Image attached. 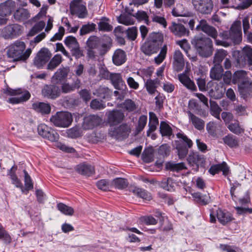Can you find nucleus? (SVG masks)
Returning a JSON list of instances; mask_svg holds the SVG:
<instances>
[{
    "instance_id": "obj_1",
    "label": "nucleus",
    "mask_w": 252,
    "mask_h": 252,
    "mask_svg": "<svg viewBox=\"0 0 252 252\" xmlns=\"http://www.w3.org/2000/svg\"><path fill=\"white\" fill-rule=\"evenodd\" d=\"M109 48L110 47L107 43H102L100 38L95 35L90 36L86 42L87 57L91 60H95L96 58V50H99L100 55H104Z\"/></svg>"
},
{
    "instance_id": "obj_2",
    "label": "nucleus",
    "mask_w": 252,
    "mask_h": 252,
    "mask_svg": "<svg viewBox=\"0 0 252 252\" xmlns=\"http://www.w3.org/2000/svg\"><path fill=\"white\" fill-rule=\"evenodd\" d=\"M26 46L24 42L16 41L13 44L9 46L7 54L9 57L14 58V60L25 61L27 60L31 53L30 49H28L24 53Z\"/></svg>"
},
{
    "instance_id": "obj_3",
    "label": "nucleus",
    "mask_w": 252,
    "mask_h": 252,
    "mask_svg": "<svg viewBox=\"0 0 252 252\" xmlns=\"http://www.w3.org/2000/svg\"><path fill=\"white\" fill-rule=\"evenodd\" d=\"M193 42L195 48L200 56L208 58L212 55L213 42L210 38L195 37Z\"/></svg>"
},
{
    "instance_id": "obj_4",
    "label": "nucleus",
    "mask_w": 252,
    "mask_h": 252,
    "mask_svg": "<svg viewBox=\"0 0 252 252\" xmlns=\"http://www.w3.org/2000/svg\"><path fill=\"white\" fill-rule=\"evenodd\" d=\"M233 56L235 58L236 66L238 67L252 65V48L250 46L244 47L241 51H234Z\"/></svg>"
},
{
    "instance_id": "obj_5",
    "label": "nucleus",
    "mask_w": 252,
    "mask_h": 252,
    "mask_svg": "<svg viewBox=\"0 0 252 252\" xmlns=\"http://www.w3.org/2000/svg\"><path fill=\"white\" fill-rule=\"evenodd\" d=\"M222 36L225 39H230L235 44H239L242 39L241 22L239 21L234 22L231 26L229 31L223 32Z\"/></svg>"
},
{
    "instance_id": "obj_6",
    "label": "nucleus",
    "mask_w": 252,
    "mask_h": 252,
    "mask_svg": "<svg viewBox=\"0 0 252 252\" xmlns=\"http://www.w3.org/2000/svg\"><path fill=\"white\" fill-rule=\"evenodd\" d=\"M4 93L8 95L12 96L8 100V102L11 104H17L26 101L31 96V94L29 91L21 89L13 90L11 88H7Z\"/></svg>"
},
{
    "instance_id": "obj_7",
    "label": "nucleus",
    "mask_w": 252,
    "mask_h": 252,
    "mask_svg": "<svg viewBox=\"0 0 252 252\" xmlns=\"http://www.w3.org/2000/svg\"><path fill=\"white\" fill-rule=\"evenodd\" d=\"M193 9L203 15H210L213 11L214 4L213 0H191Z\"/></svg>"
},
{
    "instance_id": "obj_8",
    "label": "nucleus",
    "mask_w": 252,
    "mask_h": 252,
    "mask_svg": "<svg viewBox=\"0 0 252 252\" xmlns=\"http://www.w3.org/2000/svg\"><path fill=\"white\" fill-rule=\"evenodd\" d=\"M51 122L58 127H67L69 126L72 121V116L67 112H57L50 118Z\"/></svg>"
},
{
    "instance_id": "obj_9",
    "label": "nucleus",
    "mask_w": 252,
    "mask_h": 252,
    "mask_svg": "<svg viewBox=\"0 0 252 252\" xmlns=\"http://www.w3.org/2000/svg\"><path fill=\"white\" fill-rule=\"evenodd\" d=\"M222 225H225L230 222L232 220V215L228 212L218 209L211 211L210 214V221L212 223L216 221V219Z\"/></svg>"
},
{
    "instance_id": "obj_10",
    "label": "nucleus",
    "mask_w": 252,
    "mask_h": 252,
    "mask_svg": "<svg viewBox=\"0 0 252 252\" xmlns=\"http://www.w3.org/2000/svg\"><path fill=\"white\" fill-rule=\"evenodd\" d=\"M196 30L203 32L208 35L216 40L217 45H224L223 42L216 39L218 37L217 30L214 27L209 25L206 20H200L199 24L196 26Z\"/></svg>"
},
{
    "instance_id": "obj_11",
    "label": "nucleus",
    "mask_w": 252,
    "mask_h": 252,
    "mask_svg": "<svg viewBox=\"0 0 252 252\" xmlns=\"http://www.w3.org/2000/svg\"><path fill=\"white\" fill-rule=\"evenodd\" d=\"M71 14L76 15L80 18H84L87 15L86 3L82 0H73L70 3Z\"/></svg>"
},
{
    "instance_id": "obj_12",
    "label": "nucleus",
    "mask_w": 252,
    "mask_h": 252,
    "mask_svg": "<svg viewBox=\"0 0 252 252\" xmlns=\"http://www.w3.org/2000/svg\"><path fill=\"white\" fill-rule=\"evenodd\" d=\"M24 174L25 182L24 189L22 187V183L15 174H11L10 177L12 183L14 184L16 187L21 188L23 192L27 193L31 189L32 181L30 176L25 170H24Z\"/></svg>"
},
{
    "instance_id": "obj_13",
    "label": "nucleus",
    "mask_w": 252,
    "mask_h": 252,
    "mask_svg": "<svg viewBox=\"0 0 252 252\" xmlns=\"http://www.w3.org/2000/svg\"><path fill=\"white\" fill-rule=\"evenodd\" d=\"M52 54L48 49L42 48L38 52L34 58V64L38 67L45 64L50 59Z\"/></svg>"
},
{
    "instance_id": "obj_14",
    "label": "nucleus",
    "mask_w": 252,
    "mask_h": 252,
    "mask_svg": "<svg viewBox=\"0 0 252 252\" xmlns=\"http://www.w3.org/2000/svg\"><path fill=\"white\" fill-rule=\"evenodd\" d=\"M124 113L120 110H113L109 112L107 116V123L111 126L121 123L125 119Z\"/></svg>"
},
{
    "instance_id": "obj_15",
    "label": "nucleus",
    "mask_w": 252,
    "mask_h": 252,
    "mask_svg": "<svg viewBox=\"0 0 252 252\" xmlns=\"http://www.w3.org/2000/svg\"><path fill=\"white\" fill-rule=\"evenodd\" d=\"M101 121V119L96 115H87L83 119L82 128L84 130L92 129L98 126Z\"/></svg>"
},
{
    "instance_id": "obj_16",
    "label": "nucleus",
    "mask_w": 252,
    "mask_h": 252,
    "mask_svg": "<svg viewBox=\"0 0 252 252\" xmlns=\"http://www.w3.org/2000/svg\"><path fill=\"white\" fill-rule=\"evenodd\" d=\"M22 27L18 24H12L4 27L1 34L5 38H11L14 36L21 34L22 32Z\"/></svg>"
},
{
    "instance_id": "obj_17",
    "label": "nucleus",
    "mask_w": 252,
    "mask_h": 252,
    "mask_svg": "<svg viewBox=\"0 0 252 252\" xmlns=\"http://www.w3.org/2000/svg\"><path fill=\"white\" fill-rule=\"evenodd\" d=\"M172 66L173 69L177 72L182 71L184 68V56L179 50H176L173 53Z\"/></svg>"
},
{
    "instance_id": "obj_18",
    "label": "nucleus",
    "mask_w": 252,
    "mask_h": 252,
    "mask_svg": "<svg viewBox=\"0 0 252 252\" xmlns=\"http://www.w3.org/2000/svg\"><path fill=\"white\" fill-rule=\"evenodd\" d=\"M42 94L44 97L55 99L61 94V90L55 85H45L42 90Z\"/></svg>"
},
{
    "instance_id": "obj_19",
    "label": "nucleus",
    "mask_w": 252,
    "mask_h": 252,
    "mask_svg": "<svg viewBox=\"0 0 252 252\" xmlns=\"http://www.w3.org/2000/svg\"><path fill=\"white\" fill-rule=\"evenodd\" d=\"M15 7V2L12 0H7L0 3V16L5 17L10 15Z\"/></svg>"
},
{
    "instance_id": "obj_20",
    "label": "nucleus",
    "mask_w": 252,
    "mask_h": 252,
    "mask_svg": "<svg viewBox=\"0 0 252 252\" xmlns=\"http://www.w3.org/2000/svg\"><path fill=\"white\" fill-rule=\"evenodd\" d=\"M130 132L129 126L126 124H122L118 127L112 128L109 131V133L112 136L116 138L126 137Z\"/></svg>"
},
{
    "instance_id": "obj_21",
    "label": "nucleus",
    "mask_w": 252,
    "mask_h": 252,
    "mask_svg": "<svg viewBox=\"0 0 252 252\" xmlns=\"http://www.w3.org/2000/svg\"><path fill=\"white\" fill-rule=\"evenodd\" d=\"M69 69L68 67H60L54 73L52 77V81L56 84H61L66 80Z\"/></svg>"
},
{
    "instance_id": "obj_22",
    "label": "nucleus",
    "mask_w": 252,
    "mask_h": 252,
    "mask_svg": "<svg viewBox=\"0 0 252 252\" xmlns=\"http://www.w3.org/2000/svg\"><path fill=\"white\" fill-rule=\"evenodd\" d=\"M170 31L176 36L182 37L188 35L189 32L185 27L182 24L172 22L169 27Z\"/></svg>"
},
{
    "instance_id": "obj_23",
    "label": "nucleus",
    "mask_w": 252,
    "mask_h": 252,
    "mask_svg": "<svg viewBox=\"0 0 252 252\" xmlns=\"http://www.w3.org/2000/svg\"><path fill=\"white\" fill-rule=\"evenodd\" d=\"M187 161L191 166H196L198 167L205 162V159L203 156L191 151L188 157Z\"/></svg>"
},
{
    "instance_id": "obj_24",
    "label": "nucleus",
    "mask_w": 252,
    "mask_h": 252,
    "mask_svg": "<svg viewBox=\"0 0 252 252\" xmlns=\"http://www.w3.org/2000/svg\"><path fill=\"white\" fill-rule=\"evenodd\" d=\"M225 92L224 84L220 82L217 83L214 87L209 91L210 95L215 99H220L222 97Z\"/></svg>"
},
{
    "instance_id": "obj_25",
    "label": "nucleus",
    "mask_w": 252,
    "mask_h": 252,
    "mask_svg": "<svg viewBox=\"0 0 252 252\" xmlns=\"http://www.w3.org/2000/svg\"><path fill=\"white\" fill-rule=\"evenodd\" d=\"M126 53L124 50L120 49H117L114 52L112 56L113 63L117 66L121 65L124 64L126 62Z\"/></svg>"
},
{
    "instance_id": "obj_26",
    "label": "nucleus",
    "mask_w": 252,
    "mask_h": 252,
    "mask_svg": "<svg viewBox=\"0 0 252 252\" xmlns=\"http://www.w3.org/2000/svg\"><path fill=\"white\" fill-rule=\"evenodd\" d=\"M142 52L146 55L151 56L157 53L159 49L158 44L148 41L145 42L141 47Z\"/></svg>"
},
{
    "instance_id": "obj_27",
    "label": "nucleus",
    "mask_w": 252,
    "mask_h": 252,
    "mask_svg": "<svg viewBox=\"0 0 252 252\" xmlns=\"http://www.w3.org/2000/svg\"><path fill=\"white\" fill-rule=\"evenodd\" d=\"M75 170L78 173L87 176H90L94 173V167L86 163L77 165L75 167Z\"/></svg>"
},
{
    "instance_id": "obj_28",
    "label": "nucleus",
    "mask_w": 252,
    "mask_h": 252,
    "mask_svg": "<svg viewBox=\"0 0 252 252\" xmlns=\"http://www.w3.org/2000/svg\"><path fill=\"white\" fill-rule=\"evenodd\" d=\"M249 80L247 72L244 70H238L233 74L232 83L234 84H239L246 82Z\"/></svg>"
},
{
    "instance_id": "obj_29",
    "label": "nucleus",
    "mask_w": 252,
    "mask_h": 252,
    "mask_svg": "<svg viewBox=\"0 0 252 252\" xmlns=\"http://www.w3.org/2000/svg\"><path fill=\"white\" fill-rule=\"evenodd\" d=\"M189 122L191 123L193 126L198 130H201L204 128L205 122L202 119L198 117L190 112H188Z\"/></svg>"
},
{
    "instance_id": "obj_30",
    "label": "nucleus",
    "mask_w": 252,
    "mask_h": 252,
    "mask_svg": "<svg viewBox=\"0 0 252 252\" xmlns=\"http://www.w3.org/2000/svg\"><path fill=\"white\" fill-rule=\"evenodd\" d=\"M180 82L187 89L194 91L196 90L194 83L185 73H181L178 75Z\"/></svg>"
},
{
    "instance_id": "obj_31",
    "label": "nucleus",
    "mask_w": 252,
    "mask_h": 252,
    "mask_svg": "<svg viewBox=\"0 0 252 252\" xmlns=\"http://www.w3.org/2000/svg\"><path fill=\"white\" fill-rule=\"evenodd\" d=\"M158 125V120L156 115L154 112L149 113V122L148 124L149 129L147 131V136H150L151 133L155 131Z\"/></svg>"
},
{
    "instance_id": "obj_32",
    "label": "nucleus",
    "mask_w": 252,
    "mask_h": 252,
    "mask_svg": "<svg viewBox=\"0 0 252 252\" xmlns=\"http://www.w3.org/2000/svg\"><path fill=\"white\" fill-rule=\"evenodd\" d=\"M222 171L224 175H227L229 172V167L225 162L220 164L212 166L209 170V173L212 175H215L220 171Z\"/></svg>"
},
{
    "instance_id": "obj_33",
    "label": "nucleus",
    "mask_w": 252,
    "mask_h": 252,
    "mask_svg": "<svg viewBox=\"0 0 252 252\" xmlns=\"http://www.w3.org/2000/svg\"><path fill=\"white\" fill-rule=\"evenodd\" d=\"M130 191L143 199L146 200H150L152 199L151 193L144 189L136 187H131L130 188Z\"/></svg>"
},
{
    "instance_id": "obj_34",
    "label": "nucleus",
    "mask_w": 252,
    "mask_h": 252,
    "mask_svg": "<svg viewBox=\"0 0 252 252\" xmlns=\"http://www.w3.org/2000/svg\"><path fill=\"white\" fill-rule=\"evenodd\" d=\"M223 73V69L221 65L214 64L211 69L210 76L213 79L220 80L222 77Z\"/></svg>"
},
{
    "instance_id": "obj_35",
    "label": "nucleus",
    "mask_w": 252,
    "mask_h": 252,
    "mask_svg": "<svg viewBox=\"0 0 252 252\" xmlns=\"http://www.w3.org/2000/svg\"><path fill=\"white\" fill-rule=\"evenodd\" d=\"M239 89L240 94L247 97L252 93V82L248 80L246 82L239 84Z\"/></svg>"
},
{
    "instance_id": "obj_36",
    "label": "nucleus",
    "mask_w": 252,
    "mask_h": 252,
    "mask_svg": "<svg viewBox=\"0 0 252 252\" xmlns=\"http://www.w3.org/2000/svg\"><path fill=\"white\" fill-rule=\"evenodd\" d=\"M32 109L42 114H49L51 111V106L48 103L36 102L32 104Z\"/></svg>"
},
{
    "instance_id": "obj_37",
    "label": "nucleus",
    "mask_w": 252,
    "mask_h": 252,
    "mask_svg": "<svg viewBox=\"0 0 252 252\" xmlns=\"http://www.w3.org/2000/svg\"><path fill=\"white\" fill-rule=\"evenodd\" d=\"M110 78L113 85L117 89H120V87L125 84V82L120 73H110Z\"/></svg>"
},
{
    "instance_id": "obj_38",
    "label": "nucleus",
    "mask_w": 252,
    "mask_h": 252,
    "mask_svg": "<svg viewBox=\"0 0 252 252\" xmlns=\"http://www.w3.org/2000/svg\"><path fill=\"white\" fill-rule=\"evenodd\" d=\"M227 55L226 51L223 49H218L216 51L213 63L214 64L221 65L222 61L225 59Z\"/></svg>"
},
{
    "instance_id": "obj_39",
    "label": "nucleus",
    "mask_w": 252,
    "mask_h": 252,
    "mask_svg": "<svg viewBox=\"0 0 252 252\" xmlns=\"http://www.w3.org/2000/svg\"><path fill=\"white\" fill-rule=\"evenodd\" d=\"M227 128L231 132L237 135L240 134L244 131V129L240 125L238 120H234L233 122L228 125Z\"/></svg>"
},
{
    "instance_id": "obj_40",
    "label": "nucleus",
    "mask_w": 252,
    "mask_h": 252,
    "mask_svg": "<svg viewBox=\"0 0 252 252\" xmlns=\"http://www.w3.org/2000/svg\"><path fill=\"white\" fill-rule=\"evenodd\" d=\"M176 137L179 140H175V141H180L181 144L184 145L189 148H192L193 144V142L183 132L181 131L178 132L176 134Z\"/></svg>"
},
{
    "instance_id": "obj_41",
    "label": "nucleus",
    "mask_w": 252,
    "mask_h": 252,
    "mask_svg": "<svg viewBox=\"0 0 252 252\" xmlns=\"http://www.w3.org/2000/svg\"><path fill=\"white\" fill-rule=\"evenodd\" d=\"M159 131L162 136L170 137L173 135L172 128L166 122L164 121L160 122Z\"/></svg>"
},
{
    "instance_id": "obj_42",
    "label": "nucleus",
    "mask_w": 252,
    "mask_h": 252,
    "mask_svg": "<svg viewBox=\"0 0 252 252\" xmlns=\"http://www.w3.org/2000/svg\"><path fill=\"white\" fill-rule=\"evenodd\" d=\"M160 186L163 189L172 191L175 189L176 183L171 178H164L161 181Z\"/></svg>"
},
{
    "instance_id": "obj_43",
    "label": "nucleus",
    "mask_w": 252,
    "mask_h": 252,
    "mask_svg": "<svg viewBox=\"0 0 252 252\" xmlns=\"http://www.w3.org/2000/svg\"><path fill=\"white\" fill-rule=\"evenodd\" d=\"M223 142L230 148H235L238 146L239 140L237 137L229 134L222 138Z\"/></svg>"
},
{
    "instance_id": "obj_44",
    "label": "nucleus",
    "mask_w": 252,
    "mask_h": 252,
    "mask_svg": "<svg viewBox=\"0 0 252 252\" xmlns=\"http://www.w3.org/2000/svg\"><path fill=\"white\" fill-rule=\"evenodd\" d=\"M175 144L179 158H184L187 156L189 148L181 144L180 141H175Z\"/></svg>"
},
{
    "instance_id": "obj_45",
    "label": "nucleus",
    "mask_w": 252,
    "mask_h": 252,
    "mask_svg": "<svg viewBox=\"0 0 252 252\" xmlns=\"http://www.w3.org/2000/svg\"><path fill=\"white\" fill-rule=\"evenodd\" d=\"M112 189L114 188L118 189H123L127 187L128 185L126 179L122 178H117L111 181Z\"/></svg>"
},
{
    "instance_id": "obj_46",
    "label": "nucleus",
    "mask_w": 252,
    "mask_h": 252,
    "mask_svg": "<svg viewBox=\"0 0 252 252\" xmlns=\"http://www.w3.org/2000/svg\"><path fill=\"white\" fill-rule=\"evenodd\" d=\"M159 81L158 79L154 80L149 79L147 80L145 83V87L147 91L150 94H154L157 91V85Z\"/></svg>"
},
{
    "instance_id": "obj_47",
    "label": "nucleus",
    "mask_w": 252,
    "mask_h": 252,
    "mask_svg": "<svg viewBox=\"0 0 252 252\" xmlns=\"http://www.w3.org/2000/svg\"><path fill=\"white\" fill-rule=\"evenodd\" d=\"M194 200L198 203L205 205L209 202V196L207 195H202L200 192H195L192 194Z\"/></svg>"
},
{
    "instance_id": "obj_48",
    "label": "nucleus",
    "mask_w": 252,
    "mask_h": 252,
    "mask_svg": "<svg viewBox=\"0 0 252 252\" xmlns=\"http://www.w3.org/2000/svg\"><path fill=\"white\" fill-rule=\"evenodd\" d=\"M62 61L63 59L61 55H55L48 63L47 69L50 70H54L62 62Z\"/></svg>"
},
{
    "instance_id": "obj_49",
    "label": "nucleus",
    "mask_w": 252,
    "mask_h": 252,
    "mask_svg": "<svg viewBox=\"0 0 252 252\" xmlns=\"http://www.w3.org/2000/svg\"><path fill=\"white\" fill-rule=\"evenodd\" d=\"M14 16L18 20H25L30 17V13L26 9L20 8L15 12Z\"/></svg>"
},
{
    "instance_id": "obj_50",
    "label": "nucleus",
    "mask_w": 252,
    "mask_h": 252,
    "mask_svg": "<svg viewBox=\"0 0 252 252\" xmlns=\"http://www.w3.org/2000/svg\"><path fill=\"white\" fill-rule=\"evenodd\" d=\"M57 208L62 213L65 215L71 216L74 214V209L71 207L66 205L63 203H58Z\"/></svg>"
},
{
    "instance_id": "obj_51",
    "label": "nucleus",
    "mask_w": 252,
    "mask_h": 252,
    "mask_svg": "<svg viewBox=\"0 0 252 252\" xmlns=\"http://www.w3.org/2000/svg\"><path fill=\"white\" fill-rule=\"evenodd\" d=\"M211 114L215 118L220 119V113L221 109L219 106L216 102L212 100L210 101Z\"/></svg>"
},
{
    "instance_id": "obj_52",
    "label": "nucleus",
    "mask_w": 252,
    "mask_h": 252,
    "mask_svg": "<svg viewBox=\"0 0 252 252\" xmlns=\"http://www.w3.org/2000/svg\"><path fill=\"white\" fill-rule=\"evenodd\" d=\"M147 117L145 115L141 116L138 121L137 125L135 131V135L139 134L144 128L147 124Z\"/></svg>"
},
{
    "instance_id": "obj_53",
    "label": "nucleus",
    "mask_w": 252,
    "mask_h": 252,
    "mask_svg": "<svg viewBox=\"0 0 252 252\" xmlns=\"http://www.w3.org/2000/svg\"><path fill=\"white\" fill-rule=\"evenodd\" d=\"M175 0H154V6L157 8H161L163 4L166 7H171L174 6Z\"/></svg>"
},
{
    "instance_id": "obj_54",
    "label": "nucleus",
    "mask_w": 252,
    "mask_h": 252,
    "mask_svg": "<svg viewBox=\"0 0 252 252\" xmlns=\"http://www.w3.org/2000/svg\"><path fill=\"white\" fill-rule=\"evenodd\" d=\"M96 186L99 189L104 191L111 190L112 189L111 181L109 182L105 179H102L97 181Z\"/></svg>"
},
{
    "instance_id": "obj_55",
    "label": "nucleus",
    "mask_w": 252,
    "mask_h": 252,
    "mask_svg": "<svg viewBox=\"0 0 252 252\" xmlns=\"http://www.w3.org/2000/svg\"><path fill=\"white\" fill-rule=\"evenodd\" d=\"M119 23L126 26L133 25L134 20L132 18L127 14H121L118 17Z\"/></svg>"
},
{
    "instance_id": "obj_56",
    "label": "nucleus",
    "mask_w": 252,
    "mask_h": 252,
    "mask_svg": "<svg viewBox=\"0 0 252 252\" xmlns=\"http://www.w3.org/2000/svg\"><path fill=\"white\" fill-rule=\"evenodd\" d=\"M172 13L173 16L176 17L185 16L186 15V11L184 6L180 3L176 4V7L173 9Z\"/></svg>"
},
{
    "instance_id": "obj_57",
    "label": "nucleus",
    "mask_w": 252,
    "mask_h": 252,
    "mask_svg": "<svg viewBox=\"0 0 252 252\" xmlns=\"http://www.w3.org/2000/svg\"><path fill=\"white\" fill-rule=\"evenodd\" d=\"M166 167L168 169L174 171H179L186 169V165L184 162L178 163L169 162L166 164Z\"/></svg>"
},
{
    "instance_id": "obj_58",
    "label": "nucleus",
    "mask_w": 252,
    "mask_h": 252,
    "mask_svg": "<svg viewBox=\"0 0 252 252\" xmlns=\"http://www.w3.org/2000/svg\"><path fill=\"white\" fill-rule=\"evenodd\" d=\"M96 25L94 23L88 24L82 26L80 30V34L84 35L88 34L93 31L95 29Z\"/></svg>"
},
{
    "instance_id": "obj_59",
    "label": "nucleus",
    "mask_w": 252,
    "mask_h": 252,
    "mask_svg": "<svg viewBox=\"0 0 252 252\" xmlns=\"http://www.w3.org/2000/svg\"><path fill=\"white\" fill-rule=\"evenodd\" d=\"M65 45L70 49L78 45L79 44L76 38L73 36H68L64 40Z\"/></svg>"
},
{
    "instance_id": "obj_60",
    "label": "nucleus",
    "mask_w": 252,
    "mask_h": 252,
    "mask_svg": "<svg viewBox=\"0 0 252 252\" xmlns=\"http://www.w3.org/2000/svg\"><path fill=\"white\" fill-rule=\"evenodd\" d=\"M122 107L128 112H131L136 109L137 106L133 101L127 99L123 103Z\"/></svg>"
},
{
    "instance_id": "obj_61",
    "label": "nucleus",
    "mask_w": 252,
    "mask_h": 252,
    "mask_svg": "<svg viewBox=\"0 0 252 252\" xmlns=\"http://www.w3.org/2000/svg\"><path fill=\"white\" fill-rule=\"evenodd\" d=\"M35 195L36 200L39 204L44 203L47 196L42 190L38 189H36L35 190Z\"/></svg>"
},
{
    "instance_id": "obj_62",
    "label": "nucleus",
    "mask_w": 252,
    "mask_h": 252,
    "mask_svg": "<svg viewBox=\"0 0 252 252\" xmlns=\"http://www.w3.org/2000/svg\"><path fill=\"white\" fill-rule=\"evenodd\" d=\"M148 41L157 43L158 44V46L160 47L162 42V36L160 33H153L150 35Z\"/></svg>"
},
{
    "instance_id": "obj_63",
    "label": "nucleus",
    "mask_w": 252,
    "mask_h": 252,
    "mask_svg": "<svg viewBox=\"0 0 252 252\" xmlns=\"http://www.w3.org/2000/svg\"><path fill=\"white\" fill-rule=\"evenodd\" d=\"M143 160L147 163L154 160L153 149L148 148L145 150L143 153Z\"/></svg>"
},
{
    "instance_id": "obj_64",
    "label": "nucleus",
    "mask_w": 252,
    "mask_h": 252,
    "mask_svg": "<svg viewBox=\"0 0 252 252\" xmlns=\"http://www.w3.org/2000/svg\"><path fill=\"white\" fill-rule=\"evenodd\" d=\"M167 48L166 45H164L160 50L159 54L158 56L155 58V63L159 64L161 63L165 59L167 54Z\"/></svg>"
}]
</instances>
